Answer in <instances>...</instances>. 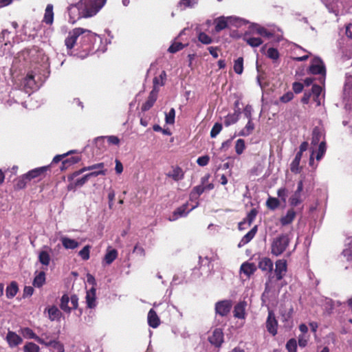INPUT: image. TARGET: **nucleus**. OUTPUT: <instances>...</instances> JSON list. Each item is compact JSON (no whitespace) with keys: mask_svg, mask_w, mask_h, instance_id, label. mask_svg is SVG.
<instances>
[{"mask_svg":"<svg viewBox=\"0 0 352 352\" xmlns=\"http://www.w3.org/2000/svg\"><path fill=\"white\" fill-rule=\"evenodd\" d=\"M97 39L101 41L100 36L91 30L76 28L69 32L65 40V44L67 50L75 49L76 55L81 58H85L98 50L96 48Z\"/></svg>","mask_w":352,"mask_h":352,"instance_id":"1","label":"nucleus"},{"mask_svg":"<svg viewBox=\"0 0 352 352\" xmlns=\"http://www.w3.org/2000/svg\"><path fill=\"white\" fill-rule=\"evenodd\" d=\"M50 165H48L29 170L28 173L22 175L16 179L14 188L16 190L24 189L26 187L27 184L31 181L34 180L35 182H38L41 180L45 177L46 173L50 170Z\"/></svg>","mask_w":352,"mask_h":352,"instance_id":"2","label":"nucleus"},{"mask_svg":"<svg viewBox=\"0 0 352 352\" xmlns=\"http://www.w3.org/2000/svg\"><path fill=\"white\" fill-rule=\"evenodd\" d=\"M107 0H80L76 5L71 6L70 10L76 8L83 17L95 15L105 4Z\"/></svg>","mask_w":352,"mask_h":352,"instance_id":"3","label":"nucleus"},{"mask_svg":"<svg viewBox=\"0 0 352 352\" xmlns=\"http://www.w3.org/2000/svg\"><path fill=\"white\" fill-rule=\"evenodd\" d=\"M289 239L287 234H282L274 238L271 244V253L276 256L281 255L289 246Z\"/></svg>","mask_w":352,"mask_h":352,"instance_id":"4","label":"nucleus"},{"mask_svg":"<svg viewBox=\"0 0 352 352\" xmlns=\"http://www.w3.org/2000/svg\"><path fill=\"white\" fill-rule=\"evenodd\" d=\"M273 266L272 261L268 257L262 258L258 264L260 270L263 272L266 271L269 274L268 278L265 284V290L266 292H270L273 287V279L274 278V276L272 275Z\"/></svg>","mask_w":352,"mask_h":352,"instance_id":"5","label":"nucleus"},{"mask_svg":"<svg viewBox=\"0 0 352 352\" xmlns=\"http://www.w3.org/2000/svg\"><path fill=\"white\" fill-rule=\"evenodd\" d=\"M309 71L311 74L317 75H322L321 78L324 81L326 75V68L322 60L319 58H316L313 60L311 64L309 67Z\"/></svg>","mask_w":352,"mask_h":352,"instance_id":"6","label":"nucleus"},{"mask_svg":"<svg viewBox=\"0 0 352 352\" xmlns=\"http://www.w3.org/2000/svg\"><path fill=\"white\" fill-rule=\"evenodd\" d=\"M303 180H300L297 184V188L289 199V205L296 207L303 202L302 192L303 190Z\"/></svg>","mask_w":352,"mask_h":352,"instance_id":"7","label":"nucleus"},{"mask_svg":"<svg viewBox=\"0 0 352 352\" xmlns=\"http://www.w3.org/2000/svg\"><path fill=\"white\" fill-rule=\"evenodd\" d=\"M232 306V301L230 300L218 301L215 304V313L222 317L226 316L230 312Z\"/></svg>","mask_w":352,"mask_h":352,"instance_id":"8","label":"nucleus"},{"mask_svg":"<svg viewBox=\"0 0 352 352\" xmlns=\"http://www.w3.org/2000/svg\"><path fill=\"white\" fill-rule=\"evenodd\" d=\"M287 271V263L285 259H278L275 263V277L276 280H280Z\"/></svg>","mask_w":352,"mask_h":352,"instance_id":"9","label":"nucleus"},{"mask_svg":"<svg viewBox=\"0 0 352 352\" xmlns=\"http://www.w3.org/2000/svg\"><path fill=\"white\" fill-rule=\"evenodd\" d=\"M267 331L273 336L277 334L278 321L272 311H269L267 320L265 322Z\"/></svg>","mask_w":352,"mask_h":352,"instance_id":"10","label":"nucleus"},{"mask_svg":"<svg viewBox=\"0 0 352 352\" xmlns=\"http://www.w3.org/2000/svg\"><path fill=\"white\" fill-rule=\"evenodd\" d=\"M258 210L256 208H252L247 214V217L241 222L239 223L238 228L239 230L246 229L248 227H250L252 222L254 221L256 217L258 214Z\"/></svg>","mask_w":352,"mask_h":352,"instance_id":"11","label":"nucleus"},{"mask_svg":"<svg viewBox=\"0 0 352 352\" xmlns=\"http://www.w3.org/2000/svg\"><path fill=\"white\" fill-rule=\"evenodd\" d=\"M100 170L98 171H93L91 173H89L84 176H82L81 178L78 179L75 181V185L78 187L82 186L88 180L89 178L92 177H97L98 175H105L107 170L104 168H99Z\"/></svg>","mask_w":352,"mask_h":352,"instance_id":"12","label":"nucleus"},{"mask_svg":"<svg viewBox=\"0 0 352 352\" xmlns=\"http://www.w3.org/2000/svg\"><path fill=\"white\" fill-rule=\"evenodd\" d=\"M158 92L159 89L157 88H153L146 101L142 105L141 109L142 111H148L154 105L157 98Z\"/></svg>","mask_w":352,"mask_h":352,"instance_id":"13","label":"nucleus"},{"mask_svg":"<svg viewBox=\"0 0 352 352\" xmlns=\"http://www.w3.org/2000/svg\"><path fill=\"white\" fill-rule=\"evenodd\" d=\"M104 168V164L103 162L95 164H93V165L89 166H84L82 168H80L76 171H74V173L69 175L67 176V179H68V181H73L75 177H78V175H80V174L83 173L85 171L93 170L94 169Z\"/></svg>","mask_w":352,"mask_h":352,"instance_id":"14","label":"nucleus"},{"mask_svg":"<svg viewBox=\"0 0 352 352\" xmlns=\"http://www.w3.org/2000/svg\"><path fill=\"white\" fill-rule=\"evenodd\" d=\"M210 343L217 347L221 346L223 342V333L221 329H215L212 334L208 337Z\"/></svg>","mask_w":352,"mask_h":352,"instance_id":"15","label":"nucleus"},{"mask_svg":"<svg viewBox=\"0 0 352 352\" xmlns=\"http://www.w3.org/2000/svg\"><path fill=\"white\" fill-rule=\"evenodd\" d=\"M232 21V17L219 16L214 19V32L218 33L228 27V23Z\"/></svg>","mask_w":352,"mask_h":352,"instance_id":"16","label":"nucleus"},{"mask_svg":"<svg viewBox=\"0 0 352 352\" xmlns=\"http://www.w3.org/2000/svg\"><path fill=\"white\" fill-rule=\"evenodd\" d=\"M6 341L10 348H14L21 344L23 339L15 332L8 331L6 335Z\"/></svg>","mask_w":352,"mask_h":352,"instance_id":"17","label":"nucleus"},{"mask_svg":"<svg viewBox=\"0 0 352 352\" xmlns=\"http://www.w3.org/2000/svg\"><path fill=\"white\" fill-rule=\"evenodd\" d=\"M247 302L245 301H240L234 307V317L239 319H245L246 316L245 308Z\"/></svg>","mask_w":352,"mask_h":352,"instance_id":"18","label":"nucleus"},{"mask_svg":"<svg viewBox=\"0 0 352 352\" xmlns=\"http://www.w3.org/2000/svg\"><path fill=\"white\" fill-rule=\"evenodd\" d=\"M96 289L92 287L86 294V303L89 309H94L96 307Z\"/></svg>","mask_w":352,"mask_h":352,"instance_id":"19","label":"nucleus"},{"mask_svg":"<svg viewBox=\"0 0 352 352\" xmlns=\"http://www.w3.org/2000/svg\"><path fill=\"white\" fill-rule=\"evenodd\" d=\"M172 171L166 174V176L172 178L175 182H179L184 178V172L179 166H172Z\"/></svg>","mask_w":352,"mask_h":352,"instance_id":"20","label":"nucleus"},{"mask_svg":"<svg viewBox=\"0 0 352 352\" xmlns=\"http://www.w3.org/2000/svg\"><path fill=\"white\" fill-rule=\"evenodd\" d=\"M80 161H81V157L80 155L72 156L63 160L60 168L62 171L65 170L69 166L78 163Z\"/></svg>","mask_w":352,"mask_h":352,"instance_id":"21","label":"nucleus"},{"mask_svg":"<svg viewBox=\"0 0 352 352\" xmlns=\"http://www.w3.org/2000/svg\"><path fill=\"white\" fill-rule=\"evenodd\" d=\"M148 324L152 328H157L160 324V320L156 311L151 309L148 313Z\"/></svg>","mask_w":352,"mask_h":352,"instance_id":"22","label":"nucleus"},{"mask_svg":"<svg viewBox=\"0 0 352 352\" xmlns=\"http://www.w3.org/2000/svg\"><path fill=\"white\" fill-rule=\"evenodd\" d=\"M296 213L293 208H290L287 211V213L285 216H283L280 219V224L283 226L289 225L293 222L296 217Z\"/></svg>","mask_w":352,"mask_h":352,"instance_id":"23","label":"nucleus"},{"mask_svg":"<svg viewBox=\"0 0 352 352\" xmlns=\"http://www.w3.org/2000/svg\"><path fill=\"white\" fill-rule=\"evenodd\" d=\"M256 270V267L253 263L245 262L241 265L240 271L241 273H243L247 276V277H250L252 275Z\"/></svg>","mask_w":352,"mask_h":352,"instance_id":"24","label":"nucleus"},{"mask_svg":"<svg viewBox=\"0 0 352 352\" xmlns=\"http://www.w3.org/2000/svg\"><path fill=\"white\" fill-rule=\"evenodd\" d=\"M257 230L258 226L256 225L246 234L243 236L238 246L241 247L242 245L248 243L255 236Z\"/></svg>","mask_w":352,"mask_h":352,"instance_id":"25","label":"nucleus"},{"mask_svg":"<svg viewBox=\"0 0 352 352\" xmlns=\"http://www.w3.org/2000/svg\"><path fill=\"white\" fill-rule=\"evenodd\" d=\"M19 292V286L16 281H12L6 289V295L8 299L13 298Z\"/></svg>","mask_w":352,"mask_h":352,"instance_id":"26","label":"nucleus"},{"mask_svg":"<svg viewBox=\"0 0 352 352\" xmlns=\"http://www.w3.org/2000/svg\"><path fill=\"white\" fill-rule=\"evenodd\" d=\"M54 21V12H53V5L48 4L46 6L45 10V14L43 19V22L45 23L47 25H52Z\"/></svg>","mask_w":352,"mask_h":352,"instance_id":"27","label":"nucleus"},{"mask_svg":"<svg viewBox=\"0 0 352 352\" xmlns=\"http://www.w3.org/2000/svg\"><path fill=\"white\" fill-rule=\"evenodd\" d=\"M205 191L204 186L203 185H198L192 188L190 192V199L191 201H197L199 196L203 194Z\"/></svg>","mask_w":352,"mask_h":352,"instance_id":"28","label":"nucleus"},{"mask_svg":"<svg viewBox=\"0 0 352 352\" xmlns=\"http://www.w3.org/2000/svg\"><path fill=\"white\" fill-rule=\"evenodd\" d=\"M322 138H324L322 129L318 126L314 127L311 134V144L314 146L317 145Z\"/></svg>","mask_w":352,"mask_h":352,"instance_id":"29","label":"nucleus"},{"mask_svg":"<svg viewBox=\"0 0 352 352\" xmlns=\"http://www.w3.org/2000/svg\"><path fill=\"white\" fill-rule=\"evenodd\" d=\"M243 40L251 47H256L260 46L263 43V41L258 37H252L248 34H245L243 36Z\"/></svg>","mask_w":352,"mask_h":352,"instance_id":"30","label":"nucleus"},{"mask_svg":"<svg viewBox=\"0 0 352 352\" xmlns=\"http://www.w3.org/2000/svg\"><path fill=\"white\" fill-rule=\"evenodd\" d=\"M241 114L240 110L235 111L234 113L228 114L224 120V124L226 126H228L231 124L236 123L239 118Z\"/></svg>","mask_w":352,"mask_h":352,"instance_id":"31","label":"nucleus"},{"mask_svg":"<svg viewBox=\"0 0 352 352\" xmlns=\"http://www.w3.org/2000/svg\"><path fill=\"white\" fill-rule=\"evenodd\" d=\"M61 242L65 249L74 250L79 245V243L78 241L68 237H62Z\"/></svg>","mask_w":352,"mask_h":352,"instance_id":"32","label":"nucleus"},{"mask_svg":"<svg viewBox=\"0 0 352 352\" xmlns=\"http://www.w3.org/2000/svg\"><path fill=\"white\" fill-rule=\"evenodd\" d=\"M118 257V251L116 249H112L108 251L104 257V261L106 264H111Z\"/></svg>","mask_w":352,"mask_h":352,"instance_id":"33","label":"nucleus"},{"mask_svg":"<svg viewBox=\"0 0 352 352\" xmlns=\"http://www.w3.org/2000/svg\"><path fill=\"white\" fill-rule=\"evenodd\" d=\"M45 283V273L40 272L34 278L33 285L36 287H42Z\"/></svg>","mask_w":352,"mask_h":352,"instance_id":"34","label":"nucleus"},{"mask_svg":"<svg viewBox=\"0 0 352 352\" xmlns=\"http://www.w3.org/2000/svg\"><path fill=\"white\" fill-rule=\"evenodd\" d=\"M49 318L50 320L54 321L55 320L60 319L62 314L56 306H52L47 309Z\"/></svg>","mask_w":352,"mask_h":352,"instance_id":"35","label":"nucleus"},{"mask_svg":"<svg viewBox=\"0 0 352 352\" xmlns=\"http://www.w3.org/2000/svg\"><path fill=\"white\" fill-rule=\"evenodd\" d=\"M254 129V124L252 122V119H250L248 120L245 126L240 132L239 135L241 136H248L253 132Z\"/></svg>","mask_w":352,"mask_h":352,"instance_id":"36","label":"nucleus"},{"mask_svg":"<svg viewBox=\"0 0 352 352\" xmlns=\"http://www.w3.org/2000/svg\"><path fill=\"white\" fill-rule=\"evenodd\" d=\"M69 297L67 294H64L60 299V309L66 313H70L72 308L69 307Z\"/></svg>","mask_w":352,"mask_h":352,"instance_id":"37","label":"nucleus"},{"mask_svg":"<svg viewBox=\"0 0 352 352\" xmlns=\"http://www.w3.org/2000/svg\"><path fill=\"white\" fill-rule=\"evenodd\" d=\"M255 32L261 35V36L266 37L270 38L273 37L274 34L269 30H267L265 28L262 27L261 25H256L255 26Z\"/></svg>","mask_w":352,"mask_h":352,"instance_id":"38","label":"nucleus"},{"mask_svg":"<svg viewBox=\"0 0 352 352\" xmlns=\"http://www.w3.org/2000/svg\"><path fill=\"white\" fill-rule=\"evenodd\" d=\"M188 208V204H183L180 207L177 208L173 214V220L177 219L179 217H182L184 215H186L188 212H186V210Z\"/></svg>","mask_w":352,"mask_h":352,"instance_id":"39","label":"nucleus"},{"mask_svg":"<svg viewBox=\"0 0 352 352\" xmlns=\"http://www.w3.org/2000/svg\"><path fill=\"white\" fill-rule=\"evenodd\" d=\"M280 206V201L277 198L270 197L266 201V206L272 210H274Z\"/></svg>","mask_w":352,"mask_h":352,"instance_id":"40","label":"nucleus"},{"mask_svg":"<svg viewBox=\"0 0 352 352\" xmlns=\"http://www.w3.org/2000/svg\"><path fill=\"white\" fill-rule=\"evenodd\" d=\"M234 71L237 74H241L243 71V57H239L236 60H235L234 63Z\"/></svg>","mask_w":352,"mask_h":352,"instance_id":"41","label":"nucleus"},{"mask_svg":"<svg viewBox=\"0 0 352 352\" xmlns=\"http://www.w3.org/2000/svg\"><path fill=\"white\" fill-rule=\"evenodd\" d=\"M327 150L326 142L322 140L320 142L318 149L317 151L316 158L318 161H320L323 155H324Z\"/></svg>","mask_w":352,"mask_h":352,"instance_id":"42","label":"nucleus"},{"mask_svg":"<svg viewBox=\"0 0 352 352\" xmlns=\"http://www.w3.org/2000/svg\"><path fill=\"white\" fill-rule=\"evenodd\" d=\"M197 38L199 42L204 45H209L212 43V38L204 32L198 34Z\"/></svg>","mask_w":352,"mask_h":352,"instance_id":"43","label":"nucleus"},{"mask_svg":"<svg viewBox=\"0 0 352 352\" xmlns=\"http://www.w3.org/2000/svg\"><path fill=\"white\" fill-rule=\"evenodd\" d=\"M23 352H40V348L35 343L28 342L23 346Z\"/></svg>","mask_w":352,"mask_h":352,"instance_id":"44","label":"nucleus"},{"mask_svg":"<svg viewBox=\"0 0 352 352\" xmlns=\"http://www.w3.org/2000/svg\"><path fill=\"white\" fill-rule=\"evenodd\" d=\"M300 160L296 158L293 160V161L290 164V170L292 173L294 174H298L300 173L302 167L300 166Z\"/></svg>","mask_w":352,"mask_h":352,"instance_id":"45","label":"nucleus"},{"mask_svg":"<svg viewBox=\"0 0 352 352\" xmlns=\"http://www.w3.org/2000/svg\"><path fill=\"white\" fill-rule=\"evenodd\" d=\"M267 56L274 61H276L279 58L280 54L277 49L270 47L267 52Z\"/></svg>","mask_w":352,"mask_h":352,"instance_id":"46","label":"nucleus"},{"mask_svg":"<svg viewBox=\"0 0 352 352\" xmlns=\"http://www.w3.org/2000/svg\"><path fill=\"white\" fill-rule=\"evenodd\" d=\"M39 261L45 265H48L50 262V256L47 252L41 251L38 256Z\"/></svg>","mask_w":352,"mask_h":352,"instance_id":"47","label":"nucleus"},{"mask_svg":"<svg viewBox=\"0 0 352 352\" xmlns=\"http://www.w3.org/2000/svg\"><path fill=\"white\" fill-rule=\"evenodd\" d=\"M91 246L85 245L79 252L78 254L83 261H87L90 257Z\"/></svg>","mask_w":352,"mask_h":352,"instance_id":"48","label":"nucleus"},{"mask_svg":"<svg viewBox=\"0 0 352 352\" xmlns=\"http://www.w3.org/2000/svg\"><path fill=\"white\" fill-rule=\"evenodd\" d=\"M46 346H52L56 349L58 352H64L63 345L58 341L50 340L46 344Z\"/></svg>","mask_w":352,"mask_h":352,"instance_id":"49","label":"nucleus"},{"mask_svg":"<svg viewBox=\"0 0 352 352\" xmlns=\"http://www.w3.org/2000/svg\"><path fill=\"white\" fill-rule=\"evenodd\" d=\"M21 333L25 338H29V339H34L35 340L36 339V337L38 336L33 331V330L29 327H25V328L22 329Z\"/></svg>","mask_w":352,"mask_h":352,"instance_id":"50","label":"nucleus"},{"mask_svg":"<svg viewBox=\"0 0 352 352\" xmlns=\"http://www.w3.org/2000/svg\"><path fill=\"white\" fill-rule=\"evenodd\" d=\"M286 349L288 352H296L297 351V342L296 339H289L286 344Z\"/></svg>","mask_w":352,"mask_h":352,"instance_id":"51","label":"nucleus"},{"mask_svg":"<svg viewBox=\"0 0 352 352\" xmlns=\"http://www.w3.org/2000/svg\"><path fill=\"white\" fill-rule=\"evenodd\" d=\"M184 47L185 45L181 42H175L168 47V51L173 54L182 50Z\"/></svg>","mask_w":352,"mask_h":352,"instance_id":"52","label":"nucleus"},{"mask_svg":"<svg viewBox=\"0 0 352 352\" xmlns=\"http://www.w3.org/2000/svg\"><path fill=\"white\" fill-rule=\"evenodd\" d=\"M245 148V141L243 139H239L236 140L235 144V151L238 155L243 153Z\"/></svg>","mask_w":352,"mask_h":352,"instance_id":"53","label":"nucleus"},{"mask_svg":"<svg viewBox=\"0 0 352 352\" xmlns=\"http://www.w3.org/2000/svg\"><path fill=\"white\" fill-rule=\"evenodd\" d=\"M222 128H223L222 124L221 123L216 122L213 125V126L210 131V137L212 138H215L221 132V131L222 130Z\"/></svg>","mask_w":352,"mask_h":352,"instance_id":"54","label":"nucleus"},{"mask_svg":"<svg viewBox=\"0 0 352 352\" xmlns=\"http://www.w3.org/2000/svg\"><path fill=\"white\" fill-rule=\"evenodd\" d=\"M76 153V150H71L66 153L62 155H57L53 158L52 163H58L60 161L63 162V160H64L63 159L65 158L67 156Z\"/></svg>","mask_w":352,"mask_h":352,"instance_id":"55","label":"nucleus"},{"mask_svg":"<svg viewBox=\"0 0 352 352\" xmlns=\"http://www.w3.org/2000/svg\"><path fill=\"white\" fill-rule=\"evenodd\" d=\"M175 111L171 108L168 113L166 114L165 120L167 124H173L175 122Z\"/></svg>","mask_w":352,"mask_h":352,"instance_id":"56","label":"nucleus"},{"mask_svg":"<svg viewBox=\"0 0 352 352\" xmlns=\"http://www.w3.org/2000/svg\"><path fill=\"white\" fill-rule=\"evenodd\" d=\"M210 161V157L208 155L199 157L197 160V163L200 166H206Z\"/></svg>","mask_w":352,"mask_h":352,"instance_id":"57","label":"nucleus"},{"mask_svg":"<svg viewBox=\"0 0 352 352\" xmlns=\"http://www.w3.org/2000/svg\"><path fill=\"white\" fill-rule=\"evenodd\" d=\"M294 98V94L292 91H287L280 98V101L287 103Z\"/></svg>","mask_w":352,"mask_h":352,"instance_id":"58","label":"nucleus"},{"mask_svg":"<svg viewBox=\"0 0 352 352\" xmlns=\"http://www.w3.org/2000/svg\"><path fill=\"white\" fill-rule=\"evenodd\" d=\"M10 34V32L8 30H3L0 34V40L4 42L5 45H7L10 42L8 36Z\"/></svg>","mask_w":352,"mask_h":352,"instance_id":"59","label":"nucleus"},{"mask_svg":"<svg viewBox=\"0 0 352 352\" xmlns=\"http://www.w3.org/2000/svg\"><path fill=\"white\" fill-rule=\"evenodd\" d=\"M304 88V85L302 83L299 82H294L292 84V89L294 93L296 94H300Z\"/></svg>","mask_w":352,"mask_h":352,"instance_id":"60","label":"nucleus"},{"mask_svg":"<svg viewBox=\"0 0 352 352\" xmlns=\"http://www.w3.org/2000/svg\"><path fill=\"white\" fill-rule=\"evenodd\" d=\"M322 91V87L318 85H313L311 87V93L314 95V97L318 98L320 95Z\"/></svg>","mask_w":352,"mask_h":352,"instance_id":"61","label":"nucleus"},{"mask_svg":"<svg viewBox=\"0 0 352 352\" xmlns=\"http://www.w3.org/2000/svg\"><path fill=\"white\" fill-rule=\"evenodd\" d=\"M277 195L283 202H285L287 197V190L285 188H280L278 190Z\"/></svg>","mask_w":352,"mask_h":352,"instance_id":"62","label":"nucleus"},{"mask_svg":"<svg viewBox=\"0 0 352 352\" xmlns=\"http://www.w3.org/2000/svg\"><path fill=\"white\" fill-rule=\"evenodd\" d=\"M34 288L31 286H25L23 289V297L26 298L31 296L34 293Z\"/></svg>","mask_w":352,"mask_h":352,"instance_id":"63","label":"nucleus"},{"mask_svg":"<svg viewBox=\"0 0 352 352\" xmlns=\"http://www.w3.org/2000/svg\"><path fill=\"white\" fill-rule=\"evenodd\" d=\"M69 301L71 302V305H72V307H70L72 309H77L78 307V298L76 295H72L70 298H69Z\"/></svg>","mask_w":352,"mask_h":352,"instance_id":"64","label":"nucleus"}]
</instances>
